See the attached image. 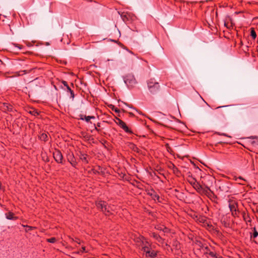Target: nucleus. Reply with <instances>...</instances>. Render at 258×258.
<instances>
[{
  "mask_svg": "<svg viewBox=\"0 0 258 258\" xmlns=\"http://www.w3.org/2000/svg\"><path fill=\"white\" fill-rule=\"evenodd\" d=\"M147 258H155L157 256V251L153 249L152 244L149 242V245H146L141 250Z\"/></svg>",
  "mask_w": 258,
  "mask_h": 258,
  "instance_id": "1",
  "label": "nucleus"
},
{
  "mask_svg": "<svg viewBox=\"0 0 258 258\" xmlns=\"http://www.w3.org/2000/svg\"><path fill=\"white\" fill-rule=\"evenodd\" d=\"M147 86L148 90L152 94H156L160 89L159 83L153 79L147 81Z\"/></svg>",
  "mask_w": 258,
  "mask_h": 258,
  "instance_id": "2",
  "label": "nucleus"
},
{
  "mask_svg": "<svg viewBox=\"0 0 258 258\" xmlns=\"http://www.w3.org/2000/svg\"><path fill=\"white\" fill-rule=\"evenodd\" d=\"M97 208L101 210L106 215H109L111 213V208L106 202L102 201H99L96 202Z\"/></svg>",
  "mask_w": 258,
  "mask_h": 258,
  "instance_id": "3",
  "label": "nucleus"
},
{
  "mask_svg": "<svg viewBox=\"0 0 258 258\" xmlns=\"http://www.w3.org/2000/svg\"><path fill=\"white\" fill-rule=\"evenodd\" d=\"M124 82L128 88H134L137 84L135 77L132 75H127L124 78Z\"/></svg>",
  "mask_w": 258,
  "mask_h": 258,
  "instance_id": "4",
  "label": "nucleus"
},
{
  "mask_svg": "<svg viewBox=\"0 0 258 258\" xmlns=\"http://www.w3.org/2000/svg\"><path fill=\"white\" fill-rule=\"evenodd\" d=\"M137 245L141 249L146 245H149V241L147 239L143 236L139 235L135 239Z\"/></svg>",
  "mask_w": 258,
  "mask_h": 258,
  "instance_id": "5",
  "label": "nucleus"
},
{
  "mask_svg": "<svg viewBox=\"0 0 258 258\" xmlns=\"http://www.w3.org/2000/svg\"><path fill=\"white\" fill-rule=\"evenodd\" d=\"M116 123L121 127L126 133L132 134V132L128 128L125 123L120 119L117 118Z\"/></svg>",
  "mask_w": 258,
  "mask_h": 258,
  "instance_id": "6",
  "label": "nucleus"
},
{
  "mask_svg": "<svg viewBox=\"0 0 258 258\" xmlns=\"http://www.w3.org/2000/svg\"><path fill=\"white\" fill-rule=\"evenodd\" d=\"M53 157L57 163H62L63 156L59 150H56L53 153Z\"/></svg>",
  "mask_w": 258,
  "mask_h": 258,
  "instance_id": "7",
  "label": "nucleus"
},
{
  "mask_svg": "<svg viewBox=\"0 0 258 258\" xmlns=\"http://www.w3.org/2000/svg\"><path fill=\"white\" fill-rule=\"evenodd\" d=\"M148 195H149L154 201H157L159 202H160L159 196L155 192L154 190L152 189L149 190L148 191Z\"/></svg>",
  "mask_w": 258,
  "mask_h": 258,
  "instance_id": "8",
  "label": "nucleus"
},
{
  "mask_svg": "<svg viewBox=\"0 0 258 258\" xmlns=\"http://www.w3.org/2000/svg\"><path fill=\"white\" fill-rule=\"evenodd\" d=\"M2 110L4 111H12L13 106L8 103H4L1 106Z\"/></svg>",
  "mask_w": 258,
  "mask_h": 258,
  "instance_id": "9",
  "label": "nucleus"
},
{
  "mask_svg": "<svg viewBox=\"0 0 258 258\" xmlns=\"http://www.w3.org/2000/svg\"><path fill=\"white\" fill-rule=\"evenodd\" d=\"M229 207L230 208V211L232 213V215L234 216L236 215V208L237 205L235 204H229Z\"/></svg>",
  "mask_w": 258,
  "mask_h": 258,
  "instance_id": "10",
  "label": "nucleus"
},
{
  "mask_svg": "<svg viewBox=\"0 0 258 258\" xmlns=\"http://www.w3.org/2000/svg\"><path fill=\"white\" fill-rule=\"evenodd\" d=\"M95 116H84L83 115H80V119L82 120H85L86 122H88L90 121L91 119H94Z\"/></svg>",
  "mask_w": 258,
  "mask_h": 258,
  "instance_id": "11",
  "label": "nucleus"
},
{
  "mask_svg": "<svg viewBox=\"0 0 258 258\" xmlns=\"http://www.w3.org/2000/svg\"><path fill=\"white\" fill-rule=\"evenodd\" d=\"M68 160L73 167H76L77 165V162L75 161L74 159V157L73 155H70Z\"/></svg>",
  "mask_w": 258,
  "mask_h": 258,
  "instance_id": "12",
  "label": "nucleus"
},
{
  "mask_svg": "<svg viewBox=\"0 0 258 258\" xmlns=\"http://www.w3.org/2000/svg\"><path fill=\"white\" fill-rule=\"evenodd\" d=\"M6 216L7 219L9 220H16L17 219V217L14 216V214L12 212H9L6 214Z\"/></svg>",
  "mask_w": 258,
  "mask_h": 258,
  "instance_id": "13",
  "label": "nucleus"
},
{
  "mask_svg": "<svg viewBox=\"0 0 258 258\" xmlns=\"http://www.w3.org/2000/svg\"><path fill=\"white\" fill-rule=\"evenodd\" d=\"M193 187L199 192L201 193L202 190H203V187L198 182L197 183L193 186Z\"/></svg>",
  "mask_w": 258,
  "mask_h": 258,
  "instance_id": "14",
  "label": "nucleus"
},
{
  "mask_svg": "<svg viewBox=\"0 0 258 258\" xmlns=\"http://www.w3.org/2000/svg\"><path fill=\"white\" fill-rule=\"evenodd\" d=\"M187 181L192 186L195 185V184L197 183L196 180L191 177H189L187 178Z\"/></svg>",
  "mask_w": 258,
  "mask_h": 258,
  "instance_id": "15",
  "label": "nucleus"
},
{
  "mask_svg": "<svg viewBox=\"0 0 258 258\" xmlns=\"http://www.w3.org/2000/svg\"><path fill=\"white\" fill-rule=\"evenodd\" d=\"M39 138L41 141L45 142L47 140L48 136L46 133H42L39 136Z\"/></svg>",
  "mask_w": 258,
  "mask_h": 258,
  "instance_id": "16",
  "label": "nucleus"
},
{
  "mask_svg": "<svg viewBox=\"0 0 258 258\" xmlns=\"http://www.w3.org/2000/svg\"><path fill=\"white\" fill-rule=\"evenodd\" d=\"M67 91L68 92L70 93V98L72 99V100L74 99L75 97V94L74 91L71 89V88L70 87V86H67Z\"/></svg>",
  "mask_w": 258,
  "mask_h": 258,
  "instance_id": "17",
  "label": "nucleus"
},
{
  "mask_svg": "<svg viewBox=\"0 0 258 258\" xmlns=\"http://www.w3.org/2000/svg\"><path fill=\"white\" fill-rule=\"evenodd\" d=\"M80 159L85 163H88L87 156L86 154H81Z\"/></svg>",
  "mask_w": 258,
  "mask_h": 258,
  "instance_id": "18",
  "label": "nucleus"
},
{
  "mask_svg": "<svg viewBox=\"0 0 258 258\" xmlns=\"http://www.w3.org/2000/svg\"><path fill=\"white\" fill-rule=\"evenodd\" d=\"M22 226L24 227H26L25 231L26 232H29V231L35 229L36 228L35 227H32L28 225H22Z\"/></svg>",
  "mask_w": 258,
  "mask_h": 258,
  "instance_id": "19",
  "label": "nucleus"
},
{
  "mask_svg": "<svg viewBox=\"0 0 258 258\" xmlns=\"http://www.w3.org/2000/svg\"><path fill=\"white\" fill-rule=\"evenodd\" d=\"M250 35L253 39H255L256 37V34L254 28H250Z\"/></svg>",
  "mask_w": 258,
  "mask_h": 258,
  "instance_id": "20",
  "label": "nucleus"
},
{
  "mask_svg": "<svg viewBox=\"0 0 258 258\" xmlns=\"http://www.w3.org/2000/svg\"><path fill=\"white\" fill-rule=\"evenodd\" d=\"M83 252H88V251L86 250V247L84 246H83L82 247L81 250L76 251V252H75L74 253H76V254H80V253H83Z\"/></svg>",
  "mask_w": 258,
  "mask_h": 258,
  "instance_id": "21",
  "label": "nucleus"
},
{
  "mask_svg": "<svg viewBox=\"0 0 258 258\" xmlns=\"http://www.w3.org/2000/svg\"><path fill=\"white\" fill-rule=\"evenodd\" d=\"M209 191H211V189L209 187H208V186H206L205 187H203V190H202L201 193L207 194H208Z\"/></svg>",
  "mask_w": 258,
  "mask_h": 258,
  "instance_id": "22",
  "label": "nucleus"
},
{
  "mask_svg": "<svg viewBox=\"0 0 258 258\" xmlns=\"http://www.w3.org/2000/svg\"><path fill=\"white\" fill-rule=\"evenodd\" d=\"M203 250V252L204 254H208L210 251L209 248L208 246H204L203 248H202Z\"/></svg>",
  "mask_w": 258,
  "mask_h": 258,
  "instance_id": "23",
  "label": "nucleus"
},
{
  "mask_svg": "<svg viewBox=\"0 0 258 258\" xmlns=\"http://www.w3.org/2000/svg\"><path fill=\"white\" fill-rule=\"evenodd\" d=\"M258 236V232L256 231L255 227L253 228V233L251 237L255 238Z\"/></svg>",
  "mask_w": 258,
  "mask_h": 258,
  "instance_id": "24",
  "label": "nucleus"
},
{
  "mask_svg": "<svg viewBox=\"0 0 258 258\" xmlns=\"http://www.w3.org/2000/svg\"><path fill=\"white\" fill-rule=\"evenodd\" d=\"M150 235L151 237H153L156 240V239L158 238V237L159 235H158V234H157L155 232H152L150 234Z\"/></svg>",
  "mask_w": 258,
  "mask_h": 258,
  "instance_id": "25",
  "label": "nucleus"
},
{
  "mask_svg": "<svg viewBox=\"0 0 258 258\" xmlns=\"http://www.w3.org/2000/svg\"><path fill=\"white\" fill-rule=\"evenodd\" d=\"M47 241L50 243H54L56 239L55 237H51L50 238L47 239Z\"/></svg>",
  "mask_w": 258,
  "mask_h": 258,
  "instance_id": "26",
  "label": "nucleus"
},
{
  "mask_svg": "<svg viewBox=\"0 0 258 258\" xmlns=\"http://www.w3.org/2000/svg\"><path fill=\"white\" fill-rule=\"evenodd\" d=\"M164 225H157L155 227V228L158 230H160V231H163V230L164 229Z\"/></svg>",
  "mask_w": 258,
  "mask_h": 258,
  "instance_id": "27",
  "label": "nucleus"
},
{
  "mask_svg": "<svg viewBox=\"0 0 258 258\" xmlns=\"http://www.w3.org/2000/svg\"><path fill=\"white\" fill-rule=\"evenodd\" d=\"M208 254H209V255L211 257H215V258H217V257L218 256V255H216V253H214V252H211V251H210V252H209V253H208Z\"/></svg>",
  "mask_w": 258,
  "mask_h": 258,
  "instance_id": "28",
  "label": "nucleus"
},
{
  "mask_svg": "<svg viewBox=\"0 0 258 258\" xmlns=\"http://www.w3.org/2000/svg\"><path fill=\"white\" fill-rule=\"evenodd\" d=\"M131 148H132L134 151H137V150H138V148L137 147V146L134 144H131Z\"/></svg>",
  "mask_w": 258,
  "mask_h": 258,
  "instance_id": "29",
  "label": "nucleus"
},
{
  "mask_svg": "<svg viewBox=\"0 0 258 258\" xmlns=\"http://www.w3.org/2000/svg\"><path fill=\"white\" fill-rule=\"evenodd\" d=\"M156 240L161 243H163L164 241L163 239H162L160 235L158 236Z\"/></svg>",
  "mask_w": 258,
  "mask_h": 258,
  "instance_id": "30",
  "label": "nucleus"
},
{
  "mask_svg": "<svg viewBox=\"0 0 258 258\" xmlns=\"http://www.w3.org/2000/svg\"><path fill=\"white\" fill-rule=\"evenodd\" d=\"M72 240L77 242L79 244H81L83 242L82 241H81L80 239H79L78 238H76L75 240H74L73 238H72Z\"/></svg>",
  "mask_w": 258,
  "mask_h": 258,
  "instance_id": "31",
  "label": "nucleus"
},
{
  "mask_svg": "<svg viewBox=\"0 0 258 258\" xmlns=\"http://www.w3.org/2000/svg\"><path fill=\"white\" fill-rule=\"evenodd\" d=\"M164 229L163 230V232L165 233H169L170 232V230L169 228H168L167 227H165L164 226Z\"/></svg>",
  "mask_w": 258,
  "mask_h": 258,
  "instance_id": "32",
  "label": "nucleus"
},
{
  "mask_svg": "<svg viewBox=\"0 0 258 258\" xmlns=\"http://www.w3.org/2000/svg\"><path fill=\"white\" fill-rule=\"evenodd\" d=\"M13 45L14 46H15V47H18L19 49H21L23 47V46L22 45H20L18 44H16V43H13Z\"/></svg>",
  "mask_w": 258,
  "mask_h": 258,
  "instance_id": "33",
  "label": "nucleus"
},
{
  "mask_svg": "<svg viewBox=\"0 0 258 258\" xmlns=\"http://www.w3.org/2000/svg\"><path fill=\"white\" fill-rule=\"evenodd\" d=\"M243 50L245 53H247V52L248 51V46L247 45L244 46Z\"/></svg>",
  "mask_w": 258,
  "mask_h": 258,
  "instance_id": "34",
  "label": "nucleus"
},
{
  "mask_svg": "<svg viewBox=\"0 0 258 258\" xmlns=\"http://www.w3.org/2000/svg\"><path fill=\"white\" fill-rule=\"evenodd\" d=\"M196 244L200 247V248H203L204 246L202 244V243L200 241H197Z\"/></svg>",
  "mask_w": 258,
  "mask_h": 258,
  "instance_id": "35",
  "label": "nucleus"
},
{
  "mask_svg": "<svg viewBox=\"0 0 258 258\" xmlns=\"http://www.w3.org/2000/svg\"><path fill=\"white\" fill-rule=\"evenodd\" d=\"M238 179L242 180H243V181H246V180H245V179H243V178L242 177H241V176H239V177H238L236 178L235 179V180L238 181Z\"/></svg>",
  "mask_w": 258,
  "mask_h": 258,
  "instance_id": "36",
  "label": "nucleus"
},
{
  "mask_svg": "<svg viewBox=\"0 0 258 258\" xmlns=\"http://www.w3.org/2000/svg\"><path fill=\"white\" fill-rule=\"evenodd\" d=\"M62 83L63 84L64 86H65L66 87V88L67 89V86H69L67 82L66 81H63Z\"/></svg>",
  "mask_w": 258,
  "mask_h": 258,
  "instance_id": "37",
  "label": "nucleus"
},
{
  "mask_svg": "<svg viewBox=\"0 0 258 258\" xmlns=\"http://www.w3.org/2000/svg\"><path fill=\"white\" fill-rule=\"evenodd\" d=\"M94 126H95V124H94ZM100 123H98L97 124V127H96V126H95V130L96 131H99V130L98 129V127H100Z\"/></svg>",
  "mask_w": 258,
  "mask_h": 258,
  "instance_id": "38",
  "label": "nucleus"
},
{
  "mask_svg": "<svg viewBox=\"0 0 258 258\" xmlns=\"http://www.w3.org/2000/svg\"><path fill=\"white\" fill-rule=\"evenodd\" d=\"M94 126H95V124H94ZM100 123H98L97 124V127H96V126H95V130L96 131H99V130L98 129V127H100Z\"/></svg>",
  "mask_w": 258,
  "mask_h": 258,
  "instance_id": "39",
  "label": "nucleus"
},
{
  "mask_svg": "<svg viewBox=\"0 0 258 258\" xmlns=\"http://www.w3.org/2000/svg\"><path fill=\"white\" fill-rule=\"evenodd\" d=\"M94 126H95V124H94ZM100 123H98L97 124V127H96V126H95V130L96 131H99V130L98 129V127H100Z\"/></svg>",
  "mask_w": 258,
  "mask_h": 258,
  "instance_id": "40",
  "label": "nucleus"
},
{
  "mask_svg": "<svg viewBox=\"0 0 258 258\" xmlns=\"http://www.w3.org/2000/svg\"><path fill=\"white\" fill-rule=\"evenodd\" d=\"M172 166H173V168L174 169V171H176V170H177V168L176 167H175V166L173 164H172Z\"/></svg>",
  "mask_w": 258,
  "mask_h": 258,
  "instance_id": "41",
  "label": "nucleus"
},
{
  "mask_svg": "<svg viewBox=\"0 0 258 258\" xmlns=\"http://www.w3.org/2000/svg\"><path fill=\"white\" fill-rule=\"evenodd\" d=\"M225 26H226L227 28H229V26H228V24L225 23Z\"/></svg>",
  "mask_w": 258,
  "mask_h": 258,
  "instance_id": "42",
  "label": "nucleus"
},
{
  "mask_svg": "<svg viewBox=\"0 0 258 258\" xmlns=\"http://www.w3.org/2000/svg\"><path fill=\"white\" fill-rule=\"evenodd\" d=\"M239 183H240V184H242V185H244V184H245L244 183H242V182H240Z\"/></svg>",
  "mask_w": 258,
  "mask_h": 258,
  "instance_id": "43",
  "label": "nucleus"
}]
</instances>
